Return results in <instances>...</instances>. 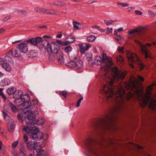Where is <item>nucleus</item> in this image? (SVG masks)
<instances>
[{
  "mask_svg": "<svg viewBox=\"0 0 156 156\" xmlns=\"http://www.w3.org/2000/svg\"><path fill=\"white\" fill-rule=\"evenodd\" d=\"M94 63L97 65L102 63L101 68L102 70H105L106 73L105 74V77L106 78L107 84L103 86L102 93L105 96L108 102H115L118 104L116 109H119L122 106L125 99L129 100L133 97L139 101L141 107L144 108L147 105L152 97V90L153 87L155 86L156 88V83H153L147 87L146 94L144 93L142 90H137L134 91L133 94L129 92L126 96L125 90L121 85L119 87H115L113 83L115 80L124 79L127 74V72L119 70L116 66L112 67V78H110L108 74V72L109 66L112 64V59L107 56L104 53H103L102 59L100 56H96Z\"/></svg>",
  "mask_w": 156,
  "mask_h": 156,
  "instance_id": "1",
  "label": "nucleus"
},
{
  "mask_svg": "<svg viewBox=\"0 0 156 156\" xmlns=\"http://www.w3.org/2000/svg\"><path fill=\"white\" fill-rule=\"evenodd\" d=\"M44 49L49 55V58L51 60H54L56 58L58 62L62 64L65 62V59L63 55L69 57L70 60L77 58V55L72 51V49Z\"/></svg>",
  "mask_w": 156,
  "mask_h": 156,
  "instance_id": "2",
  "label": "nucleus"
},
{
  "mask_svg": "<svg viewBox=\"0 0 156 156\" xmlns=\"http://www.w3.org/2000/svg\"><path fill=\"white\" fill-rule=\"evenodd\" d=\"M27 114L28 115L25 119L24 122L28 126L24 127V130L34 140H38L41 139L43 136V133L33 126L34 124L35 118L30 114Z\"/></svg>",
  "mask_w": 156,
  "mask_h": 156,
  "instance_id": "3",
  "label": "nucleus"
},
{
  "mask_svg": "<svg viewBox=\"0 0 156 156\" xmlns=\"http://www.w3.org/2000/svg\"><path fill=\"white\" fill-rule=\"evenodd\" d=\"M114 115L112 112L106 115L103 118H99L94 124V127L101 128L104 129H109L112 125Z\"/></svg>",
  "mask_w": 156,
  "mask_h": 156,
  "instance_id": "4",
  "label": "nucleus"
},
{
  "mask_svg": "<svg viewBox=\"0 0 156 156\" xmlns=\"http://www.w3.org/2000/svg\"><path fill=\"white\" fill-rule=\"evenodd\" d=\"M136 34V35L139 37L138 38H135L134 39L135 42L140 47V49H147V48L150 47L152 46L156 45V40L155 42H153L151 44L147 43L146 44H142L139 40L140 39L142 38L145 36V33L144 30L143 29H141L140 27H139L136 29L132 30L129 32V35H132Z\"/></svg>",
  "mask_w": 156,
  "mask_h": 156,
  "instance_id": "5",
  "label": "nucleus"
},
{
  "mask_svg": "<svg viewBox=\"0 0 156 156\" xmlns=\"http://www.w3.org/2000/svg\"><path fill=\"white\" fill-rule=\"evenodd\" d=\"M119 51L124 53L126 55L128 59L130 66L133 68H134V65H137L139 66L141 70L144 67V64L141 63L136 55L134 53H132L129 50H126L124 52V49H118Z\"/></svg>",
  "mask_w": 156,
  "mask_h": 156,
  "instance_id": "6",
  "label": "nucleus"
},
{
  "mask_svg": "<svg viewBox=\"0 0 156 156\" xmlns=\"http://www.w3.org/2000/svg\"><path fill=\"white\" fill-rule=\"evenodd\" d=\"M42 39V38L39 37H31L19 44L16 48L17 49H28V47L29 46H36L40 44Z\"/></svg>",
  "mask_w": 156,
  "mask_h": 156,
  "instance_id": "7",
  "label": "nucleus"
},
{
  "mask_svg": "<svg viewBox=\"0 0 156 156\" xmlns=\"http://www.w3.org/2000/svg\"><path fill=\"white\" fill-rule=\"evenodd\" d=\"M137 79L138 80H136L133 76H131L129 81L125 83L126 89L129 90H132L134 89H136L137 87V84L138 83V81L142 82L144 80V78L140 75L137 76Z\"/></svg>",
  "mask_w": 156,
  "mask_h": 156,
  "instance_id": "8",
  "label": "nucleus"
},
{
  "mask_svg": "<svg viewBox=\"0 0 156 156\" xmlns=\"http://www.w3.org/2000/svg\"><path fill=\"white\" fill-rule=\"evenodd\" d=\"M69 37L66 38L65 39V42H63L59 40H57L56 41H53L50 43V46L51 48L53 47L54 49H60L61 48V47L66 46L69 44V43H72L73 41L68 40L69 37Z\"/></svg>",
  "mask_w": 156,
  "mask_h": 156,
  "instance_id": "9",
  "label": "nucleus"
},
{
  "mask_svg": "<svg viewBox=\"0 0 156 156\" xmlns=\"http://www.w3.org/2000/svg\"><path fill=\"white\" fill-rule=\"evenodd\" d=\"M27 148L30 151L34 150L33 154L34 155H36L35 154V151L37 149L40 148L42 147L41 146L40 143H37V141H30L27 143Z\"/></svg>",
  "mask_w": 156,
  "mask_h": 156,
  "instance_id": "10",
  "label": "nucleus"
},
{
  "mask_svg": "<svg viewBox=\"0 0 156 156\" xmlns=\"http://www.w3.org/2000/svg\"><path fill=\"white\" fill-rule=\"evenodd\" d=\"M96 143L95 140L89 137L87 138L84 142L87 148L90 151H92L93 146Z\"/></svg>",
  "mask_w": 156,
  "mask_h": 156,
  "instance_id": "11",
  "label": "nucleus"
},
{
  "mask_svg": "<svg viewBox=\"0 0 156 156\" xmlns=\"http://www.w3.org/2000/svg\"><path fill=\"white\" fill-rule=\"evenodd\" d=\"M7 53L9 55H11L12 56L16 58L19 57L21 56L20 50L18 49H11Z\"/></svg>",
  "mask_w": 156,
  "mask_h": 156,
  "instance_id": "12",
  "label": "nucleus"
},
{
  "mask_svg": "<svg viewBox=\"0 0 156 156\" xmlns=\"http://www.w3.org/2000/svg\"><path fill=\"white\" fill-rule=\"evenodd\" d=\"M33 108H30V109L27 110V112H25L26 114H30L31 115L34 114L35 116L38 115L39 114L40 108L37 107V106Z\"/></svg>",
  "mask_w": 156,
  "mask_h": 156,
  "instance_id": "13",
  "label": "nucleus"
},
{
  "mask_svg": "<svg viewBox=\"0 0 156 156\" xmlns=\"http://www.w3.org/2000/svg\"><path fill=\"white\" fill-rule=\"evenodd\" d=\"M30 105L29 101H27L22 104H19L18 106L20 107V108L22 110H25L24 111V113H26L25 112H27V110L30 109Z\"/></svg>",
  "mask_w": 156,
  "mask_h": 156,
  "instance_id": "14",
  "label": "nucleus"
},
{
  "mask_svg": "<svg viewBox=\"0 0 156 156\" xmlns=\"http://www.w3.org/2000/svg\"><path fill=\"white\" fill-rule=\"evenodd\" d=\"M149 107L151 109L154 110L156 108V95L155 97L153 98L150 101Z\"/></svg>",
  "mask_w": 156,
  "mask_h": 156,
  "instance_id": "15",
  "label": "nucleus"
},
{
  "mask_svg": "<svg viewBox=\"0 0 156 156\" xmlns=\"http://www.w3.org/2000/svg\"><path fill=\"white\" fill-rule=\"evenodd\" d=\"M11 122L8 123V131L10 132H12L15 127L14 121L12 119H11Z\"/></svg>",
  "mask_w": 156,
  "mask_h": 156,
  "instance_id": "16",
  "label": "nucleus"
},
{
  "mask_svg": "<svg viewBox=\"0 0 156 156\" xmlns=\"http://www.w3.org/2000/svg\"><path fill=\"white\" fill-rule=\"evenodd\" d=\"M11 122L8 123V131L10 132H12L15 127L14 121L12 119H11Z\"/></svg>",
  "mask_w": 156,
  "mask_h": 156,
  "instance_id": "17",
  "label": "nucleus"
},
{
  "mask_svg": "<svg viewBox=\"0 0 156 156\" xmlns=\"http://www.w3.org/2000/svg\"><path fill=\"white\" fill-rule=\"evenodd\" d=\"M11 122L8 123V131L10 132H12L15 127L14 121L12 119H11Z\"/></svg>",
  "mask_w": 156,
  "mask_h": 156,
  "instance_id": "18",
  "label": "nucleus"
},
{
  "mask_svg": "<svg viewBox=\"0 0 156 156\" xmlns=\"http://www.w3.org/2000/svg\"><path fill=\"white\" fill-rule=\"evenodd\" d=\"M41 43V45L43 46L44 49H51L50 43L47 40L44 39L42 40V39Z\"/></svg>",
  "mask_w": 156,
  "mask_h": 156,
  "instance_id": "19",
  "label": "nucleus"
},
{
  "mask_svg": "<svg viewBox=\"0 0 156 156\" xmlns=\"http://www.w3.org/2000/svg\"><path fill=\"white\" fill-rule=\"evenodd\" d=\"M19 98L22 103L28 101L30 99V96L27 94H25L21 96L19 94Z\"/></svg>",
  "mask_w": 156,
  "mask_h": 156,
  "instance_id": "20",
  "label": "nucleus"
},
{
  "mask_svg": "<svg viewBox=\"0 0 156 156\" xmlns=\"http://www.w3.org/2000/svg\"><path fill=\"white\" fill-rule=\"evenodd\" d=\"M148 49H140V51L145 55V57L146 59L148 58H151V56L150 53L148 50Z\"/></svg>",
  "mask_w": 156,
  "mask_h": 156,
  "instance_id": "21",
  "label": "nucleus"
},
{
  "mask_svg": "<svg viewBox=\"0 0 156 156\" xmlns=\"http://www.w3.org/2000/svg\"><path fill=\"white\" fill-rule=\"evenodd\" d=\"M44 122V119L42 118L39 117L37 120L35 119L34 124L38 126L43 125Z\"/></svg>",
  "mask_w": 156,
  "mask_h": 156,
  "instance_id": "22",
  "label": "nucleus"
},
{
  "mask_svg": "<svg viewBox=\"0 0 156 156\" xmlns=\"http://www.w3.org/2000/svg\"><path fill=\"white\" fill-rule=\"evenodd\" d=\"M3 68L6 71L9 72L12 70V68L9 64L7 63H3L2 64Z\"/></svg>",
  "mask_w": 156,
  "mask_h": 156,
  "instance_id": "23",
  "label": "nucleus"
},
{
  "mask_svg": "<svg viewBox=\"0 0 156 156\" xmlns=\"http://www.w3.org/2000/svg\"><path fill=\"white\" fill-rule=\"evenodd\" d=\"M41 147L40 148H38L37 150V149L35 151V152L37 153L35 155L36 156H44L45 154L46 151L44 150H41Z\"/></svg>",
  "mask_w": 156,
  "mask_h": 156,
  "instance_id": "24",
  "label": "nucleus"
},
{
  "mask_svg": "<svg viewBox=\"0 0 156 156\" xmlns=\"http://www.w3.org/2000/svg\"><path fill=\"white\" fill-rule=\"evenodd\" d=\"M78 59V57L77 56V58L76 59H73L71 60V61L67 63L66 65V66L69 67H75L76 66V63L75 60Z\"/></svg>",
  "mask_w": 156,
  "mask_h": 156,
  "instance_id": "25",
  "label": "nucleus"
},
{
  "mask_svg": "<svg viewBox=\"0 0 156 156\" xmlns=\"http://www.w3.org/2000/svg\"><path fill=\"white\" fill-rule=\"evenodd\" d=\"M37 54V52L35 50H31L29 52L28 56L30 58H34L36 56Z\"/></svg>",
  "mask_w": 156,
  "mask_h": 156,
  "instance_id": "26",
  "label": "nucleus"
},
{
  "mask_svg": "<svg viewBox=\"0 0 156 156\" xmlns=\"http://www.w3.org/2000/svg\"><path fill=\"white\" fill-rule=\"evenodd\" d=\"M38 102L37 100L36 99H33L30 102H29L30 105V108H35V106H37V105Z\"/></svg>",
  "mask_w": 156,
  "mask_h": 156,
  "instance_id": "27",
  "label": "nucleus"
},
{
  "mask_svg": "<svg viewBox=\"0 0 156 156\" xmlns=\"http://www.w3.org/2000/svg\"><path fill=\"white\" fill-rule=\"evenodd\" d=\"M116 60L118 64L120 65L121 66H122L124 63L122 57L120 55L118 56L116 58Z\"/></svg>",
  "mask_w": 156,
  "mask_h": 156,
  "instance_id": "28",
  "label": "nucleus"
},
{
  "mask_svg": "<svg viewBox=\"0 0 156 156\" xmlns=\"http://www.w3.org/2000/svg\"><path fill=\"white\" fill-rule=\"evenodd\" d=\"M15 88L13 87L8 88L6 90V92L9 95H11L13 94H14L16 91Z\"/></svg>",
  "mask_w": 156,
  "mask_h": 156,
  "instance_id": "29",
  "label": "nucleus"
},
{
  "mask_svg": "<svg viewBox=\"0 0 156 156\" xmlns=\"http://www.w3.org/2000/svg\"><path fill=\"white\" fill-rule=\"evenodd\" d=\"M19 96L18 97H17V94L16 93L15 94H13V97L14 98H15V104L18 106V105L19 104H22V103L21 102L20 98H19Z\"/></svg>",
  "mask_w": 156,
  "mask_h": 156,
  "instance_id": "30",
  "label": "nucleus"
},
{
  "mask_svg": "<svg viewBox=\"0 0 156 156\" xmlns=\"http://www.w3.org/2000/svg\"><path fill=\"white\" fill-rule=\"evenodd\" d=\"M76 66L75 67L76 69H80L83 67V62L82 60H80L77 62H76Z\"/></svg>",
  "mask_w": 156,
  "mask_h": 156,
  "instance_id": "31",
  "label": "nucleus"
},
{
  "mask_svg": "<svg viewBox=\"0 0 156 156\" xmlns=\"http://www.w3.org/2000/svg\"><path fill=\"white\" fill-rule=\"evenodd\" d=\"M26 149L25 147L22 144H20V153L23 155H25Z\"/></svg>",
  "mask_w": 156,
  "mask_h": 156,
  "instance_id": "32",
  "label": "nucleus"
},
{
  "mask_svg": "<svg viewBox=\"0 0 156 156\" xmlns=\"http://www.w3.org/2000/svg\"><path fill=\"white\" fill-rule=\"evenodd\" d=\"M10 82L9 80L7 79L2 80L1 82L0 83L1 85L4 86L8 85L9 83Z\"/></svg>",
  "mask_w": 156,
  "mask_h": 156,
  "instance_id": "33",
  "label": "nucleus"
},
{
  "mask_svg": "<svg viewBox=\"0 0 156 156\" xmlns=\"http://www.w3.org/2000/svg\"><path fill=\"white\" fill-rule=\"evenodd\" d=\"M96 37L94 35H90L87 37V40L88 42H92L96 39Z\"/></svg>",
  "mask_w": 156,
  "mask_h": 156,
  "instance_id": "34",
  "label": "nucleus"
},
{
  "mask_svg": "<svg viewBox=\"0 0 156 156\" xmlns=\"http://www.w3.org/2000/svg\"><path fill=\"white\" fill-rule=\"evenodd\" d=\"M68 94V92L66 91H61L59 93V95L63 97L64 98H66Z\"/></svg>",
  "mask_w": 156,
  "mask_h": 156,
  "instance_id": "35",
  "label": "nucleus"
},
{
  "mask_svg": "<svg viewBox=\"0 0 156 156\" xmlns=\"http://www.w3.org/2000/svg\"><path fill=\"white\" fill-rule=\"evenodd\" d=\"M73 28L75 29H78L79 28V26L81 25L80 23L75 21H73Z\"/></svg>",
  "mask_w": 156,
  "mask_h": 156,
  "instance_id": "36",
  "label": "nucleus"
},
{
  "mask_svg": "<svg viewBox=\"0 0 156 156\" xmlns=\"http://www.w3.org/2000/svg\"><path fill=\"white\" fill-rule=\"evenodd\" d=\"M2 115L4 117L6 121L9 120V122H11V119H10L9 116L7 115V113L6 112L3 111Z\"/></svg>",
  "mask_w": 156,
  "mask_h": 156,
  "instance_id": "37",
  "label": "nucleus"
},
{
  "mask_svg": "<svg viewBox=\"0 0 156 156\" xmlns=\"http://www.w3.org/2000/svg\"><path fill=\"white\" fill-rule=\"evenodd\" d=\"M115 39L119 44H121V42L119 41L120 40H123L124 38L122 37L121 35H118L117 36V37L115 38Z\"/></svg>",
  "mask_w": 156,
  "mask_h": 156,
  "instance_id": "38",
  "label": "nucleus"
},
{
  "mask_svg": "<svg viewBox=\"0 0 156 156\" xmlns=\"http://www.w3.org/2000/svg\"><path fill=\"white\" fill-rule=\"evenodd\" d=\"M117 20H104V22L107 25H111L112 24V23L115 22H116Z\"/></svg>",
  "mask_w": 156,
  "mask_h": 156,
  "instance_id": "39",
  "label": "nucleus"
},
{
  "mask_svg": "<svg viewBox=\"0 0 156 156\" xmlns=\"http://www.w3.org/2000/svg\"><path fill=\"white\" fill-rule=\"evenodd\" d=\"M9 105L13 112H15L16 111L17 108L16 106L12 103L10 102L9 104Z\"/></svg>",
  "mask_w": 156,
  "mask_h": 156,
  "instance_id": "40",
  "label": "nucleus"
},
{
  "mask_svg": "<svg viewBox=\"0 0 156 156\" xmlns=\"http://www.w3.org/2000/svg\"><path fill=\"white\" fill-rule=\"evenodd\" d=\"M79 96L80 97V98L78 100L76 105V107H78L80 106V103L81 102V101H82L83 99V97L81 95Z\"/></svg>",
  "mask_w": 156,
  "mask_h": 156,
  "instance_id": "41",
  "label": "nucleus"
},
{
  "mask_svg": "<svg viewBox=\"0 0 156 156\" xmlns=\"http://www.w3.org/2000/svg\"><path fill=\"white\" fill-rule=\"evenodd\" d=\"M86 56L88 59L89 61H91L92 60V55L90 53H87L86 54Z\"/></svg>",
  "mask_w": 156,
  "mask_h": 156,
  "instance_id": "42",
  "label": "nucleus"
},
{
  "mask_svg": "<svg viewBox=\"0 0 156 156\" xmlns=\"http://www.w3.org/2000/svg\"><path fill=\"white\" fill-rule=\"evenodd\" d=\"M3 90V88H0V95L2 97L4 100L5 101L6 99V98L2 91Z\"/></svg>",
  "mask_w": 156,
  "mask_h": 156,
  "instance_id": "43",
  "label": "nucleus"
},
{
  "mask_svg": "<svg viewBox=\"0 0 156 156\" xmlns=\"http://www.w3.org/2000/svg\"><path fill=\"white\" fill-rule=\"evenodd\" d=\"M117 4L118 5H120L123 7H126L129 6V4L127 3H123L122 2H117Z\"/></svg>",
  "mask_w": 156,
  "mask_h": 156,
  "instance_id": "44",
  "label": "nucleus"
},
{
  "mask_svg": "<svg viewBox=\"0 0 156 156\" xmlns=\"http://www.w3.org/2000/svg\"><path fill=\"white\" fill-rule=\"evenodd\" d=\"M19 143V142L18 141H16L15 142H14L12 146V147L13 149H14L16 148Z\"/></svg>",
  "mask_w": 156,
  "mask_h": 156,
  "instance_id": "45",
  "label": "nucleus"
},
{
  "mask_svg": "<svg viewBox=\"0 0 156 156\" xmlns=\"http://www.w3.org/2000/svg\"><path fill=\"white\" fill-rule=\"evenodd\" d=\"M23 140L27 144V143L28 141V137L26 134H23Z\"/></svg>",
  "mask_w": 156,
  "mask_h": 156,
  "instance_id": "46",
  "label": "nucleus"
},
{
  "mask_svg": "<svg viewBox=\"0 0 156 156\" xmlns=\"http://www.w3.org/2000/svg\"><path fill=\"white\" fill-rule=\"evenodd\" d=\"M16 11H18L19 13L21 12L22 13L23 15H26L27 13V12L26 11V10H17Z\"/></svg>",
  "mask_w": 156,
  "mask_h": 156,
  "instance_id": "47",
  "label": "nucleus"
},
{
  "mask_svg": "<svg viewBox=\"0 0 156 156\" xmlns=\"http://www.w3.org/2000/svg\"><path fill=\"white\" fill-rule=\"evenodd\" d=\"M69 37H70V38L69 37L67 40H69V41H73L72 42H73L75 41V37L74 36H67V37H66V38H67Z\"/></svg>",
  "mask_w": 156,
  "mask_h": 156,
  "instance_id": "48",
  "label": "nucleus"
},
{
  "mask_svg": "<svg viewBox=\"0 0 156 156\" xmlns=\"http://www.w3.org/2000/svg\"><path fill=\"white\" fill-rule=\"evenodd\" d=\"M46 10H47V11H45V13H46V14L48 15H55V12H50L49 10L48 9H46Z\"/></svg>",
  "mask_w": 156,
  "mask_h": 156,
  "instance_id": "49",
  "label": "nucleus"
},
{
  "mask_svg": "<svg viewBox=\"0 0 156 156\" xmlns=\"http://www.w3.org/2000/svg\"><path fill=\"white\" fill-rule=\"evenodd\" d=\"M84 49H89L91 47V45L90 44L84 43Z\"/></svg>",
  "mask_w": 156,
  "mask_h": 156,
  "instance_id": "50",
  "label": "nucleus"
},
{
  "mask_svg": "<svg viewBox=\"0 0 156 156\" xmlns=\"http://www.w3.org/2000/svg\"><path fill=\"white\" fill-rule=\"evenodd\" d=\"M16 93V94H17V97H18L19 95V94L20 95V96H21L22 95V91L21 90H16V91L15 93L14 94H15Z\"/></svg>",
  "mask_w": 156,
  "mask_h": 156,
  "instance_id": "51",
  "label": "nucleus"
},
{
  "mask_svg": "<svg viewBox=\"0 0 156 156\" xmlns=\"http://www.w3.org/2000/svg\"><path fill=\"white\" fill-rule=\"evenodd\" d=\"M148 13L150 16L151 17H153L155 16L154 13L151 10H148Z\"/></svg>",
  "mask_w": 156,
  "mask_h": 156,
  "instance_id": "52",
  "label": "nucleus"
},
{
  "mask_svg": "<svg viewBox=\"0 0 156 156\" xmlns=\"http://www.w3.org/2000/svg\"><path fill=\"white\" fill-rule=\"evenodd\" d=\"M88 49H80L79 51H80L81 54V55H83V54H86L85 53L87 50Z\"/></svg>",
  "mask_w": 156,
  "mask_h": 156,
  "instance_id": "53",
  "label": "nucleus"
},
{
  "mask_svg": "<svg viewBox=\"0 0 156 156\" xmlns=\"http://www.w3.org/2000/svg\"><path fill=\"white\" fill-rule=\"evenodd\" d=\"M79 47L80 49H84L85 46H84V43L83 44H79Z\"/></svg>",
  "mask_w": 156,
  "mask_h": 156,
  "instance_id": "54",
  "label": "nucleus"
},
{
  "mask_svg": "<svg viewBox=\"0 0 156 156\" xmlns=\"http://www.w3.org/2000/svg\"><path fill=\"white\" fill-rule=\"evenodd\" d=\"M135 12L136 14L139 15H141L142 14V12H141L138 10H136L135 11Z\"/></svg>",
  "mask_w": 156,
  "mask_h": 156,
  "instance_id": "55",
  "label": "nucleus"
},
{
  "mask_svg": "<svg viewBox=\"0 0 156 156\" xmlns=\"http://www.w3.org/2000/svg\"><path fill=\"white\" fill-rule=\"evenodd\" d=\"M10 16H7L5 17L3 20V21L4 22L8 20H9L10 18Z\"/></svg>",
  "mask_w": 156,
  "mask_h": 156,
  "instance_id": "56",
  "label": "nucleus"
},
{
  "mask_svg": "<svg viewBox=\"0 0 156 156\" xmlns=\"http://www.w3.org/2000/svg\"><path fill=\"white\" fill-rule=\"evenodd\" d=\"M47 10H46V9L44 8H41L40 9V13L42 14L45 13V11H46Z\"/></svg>",
  "mask_w": 156,
  "mask_h": 156,
  "instance_id": "57",
  "label": "nucleus"
},
{
  "mask_svg": "<svg viewBox=\"0 0 156 156\" xmlns=\"http://www.w3.org/2000/svg\"><path fill=\"white\" fill-rule=\"evenodd\" d=\"M107 30H108V33L109 34V33H111L112 32V28H109L108 27L107 28Z\"/></svg>",
  "mask_w": 156,
  "mask_h": 156,
  "instance_id": "58",
  "label": "nucleus"
},
{
  "mask_svg": "<svg viewBox=\"0 0 156 156\" xmlns=\"http://www.w3.org/2000/svg\"><path fill=\"white\" fill-rule=\"evenodd\" d=\"M28 49H18V50H20V52L23 53H26Z\"/></svg>",
  "mask_w": 156,
  "mask_h": 156,
  "instance_id": "59",
  "label": "nucleus"
},
{
  "mask_svg": "<svg viewBox=\"0 0 156 156\" xmlns=\"http://www.w3.org/2000/svg\"><path fill=\"white\" fill-rule=\"evenodd\" d=\"M132 9H135L134 7H129L127 8V9L128 10V11L129 12L131 11L132 10Z\"/></svg>",
  "mask_w": 156,
  "mask_h": 156,
  "instance_id": "60",
  "label": "nucleus"
},
{
  "mask_svg": "<svg viewBox=\"0 0 156 156\" xmlns=\"http://www.w3.org/2000/svg\"><path fill=\"white\" fill-rule=\"evenodd\" d=\"M56 5H62V6H64L66 5V4L65 3H61L59 2V4L57 5L56 4H55Z\"/></svg>",
  "mask_w": 156,
  "mask_h": 156,
  "instance_id": "61",
  "label": "nucleus"
},
{
  "mask_svg": "<svg viewBox=\"0 0 156 156\" xmlns=\"http://www.w3.org/2000/svg\"><path fill=\"white\" fill-rule=\"evenodd\" d=\"M43 37L47 38H52V37L49 35H44L43 36Z\"/></svg>",
  "mask_w": 156,
  "mask_h": 156,
  "instance_id": "62",
  "label": "nucleus"
},
{
  "mask_svg": "<svg viewBox=\"0 0 156 156\" xmlns=\"http://www.w3.org/2000/svg\"><path fill=\"white\" fill-rule=\"evenodd\" d=\"M22 41V40H18V41H16L14 42H12V44H15V43H20V42H21Z\"/></svg>",
  "mask_w": 156,
  "mask_h": 156,
  "instance_id": "63",
  "label": "nucleus"
},
{
  "mask_svg": "<svg viewBox=\"0 0 156 156\" xmlns=\"http://www.w3.org/2000/svg\"><path fill=\"white\" fill-rule=\"evenodd\" d=\"M123 28L122 27H121V28H119L117 29V31L118 32H121V31H122L123 30Z\"/></svg>",
  "mask_w": 156,
  "mask_h": 156,
  "instance_id": "64",
  "label": "nucleus"
}]
</instances>
